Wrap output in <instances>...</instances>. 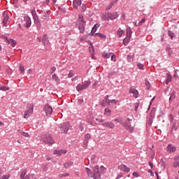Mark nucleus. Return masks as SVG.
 Wrapping results in <instances>:
<instances>
[{"mask_svg": "<svg viewBox=\"0 0 179 179\" xmlns=\"http://www.w3.org/2000/svg\"><path fill=\"white\" fill-rule=\"evenodd\" d=\"M123 127L124 129H126L127 131H129L130 134H132V132L135 131V124H132V120L129 119V117H128L124 122Z\"/></svg>", "mask_w": 179, "mask_h": 179, "instance_id": "nucleus-1", "label": "nucleus"}, {"mask_svg": "<svg viewBox=\"0 0 179 179\" xmlns=\"http://www.w3.org/2000/svg\"><path fill=\"white\" fill-rule=\"evenodd\" d=\"M85 24H86V22L83 19V16H79L77 21V26L80 33H85Z\"/></svg>", "mask_w": 179, "mask_h": 179, "instance_id": "nucleus-2", "label": "nucleus"}, {"mask_svg": "<svg viewBox=\"0 0 179 179\" xmlns=\"http://www.w3.org/2000/svg\"><path fill=\"white\" fill-rule=\"evenodd\" d=\"M34 108V105L33 103L28 104L27 110L24 111V118H29L33 114Z\"/></svg>", "mask_w": 179, "mask_h": 179, "instance_id": "nucleus-3", "label": "nucleus"}, {"mask_svg": "<svg viewBox=\"0 0 179 179\" xmlns=\"http://www.w3.org/2000/svg\"><path fill=\"white\" fill-rule=\"evenodd\" d=\"M92 83L91 80L85 81L84 84H78L76 87L77 92H82V90H85V89H87L90 84Z\"/></svg>", "mask_w": 179, "mask_h": 179, "instance_id": "nucleus-4", "label": "nucleus"}, {"mask_svg": "<svg viewBox=\"0 0 179 179\" xmlns=\"http://www.w3.org/2000/svg\"><path fill=\"white\" fill-rule=\"evenodd\" d=\"M69 127H70L69 122L63 123V124L60 127L62 132L63 134H66L68 131H69Z\"/></svg>", "mask_w": 179, "mask_h": 179, "instance_id": "nucleus-5", "label": "nucleus"}, {"mask_svg": "<svg viewBox=\"0 0 179 179\" xmlns=\"http://www.w3.org/2000/svg\"><path fill=\"white\" fill-rule=\"evenodd\" d=\"M3 24L4 26H8V22H9V15L7 11L3 13Z\"/></svg>", "mask_w": 179, "mask_h": 179, "instance_id": "nucleus-6", "label": "nucleus"}, {"mask_svg": "<svg viewBox=\"0 0 179 179\" xmlns=\"http://www.w3.org/2000/svg\"><path fill=\"white\" fill-rule=\"evenodd\" d=\"M102 126L105 127V128H108L109 129H114V128H115V124H114L111 122H103Z\"/></svg>", "mask_w": 179, "mask_h": 179, "instance_id": "nucleus-7", "label": "nucleus"}, {"mask_svg": "<svg viewBox=\"0 0 179 179\" xmlns=\"http://www.w3.org/2000/svg\"><path fill=\"white\" fill-rule=\"evenodd\" d=\"M104 101L107 102L108 106H113V104H117V103H118V100H116V99L110 100L108 99V96H106L104 98Z\"/></svg>", "mask_w": 179, "mask_h": 179, "instance_id": "nucleus-8", "label": "nucleus"}, {"mask_svg": "<svg viewBox=\"0 0 179 179\" xmlns=\"http://www.w3.org/2000/svg\"><path fill=\"white\" fill-rule=\"evenodd\" d=\"M24 22H25L24 26L25 27H30L31 26V19H30V17L29 16H25L24 17Z\"/></svg>", "mask_w": 179, "mask_h": 179, "instance_id": "nucleus-9", "label": "nucleus"}, {"mask_svg": "<svg viewBox=\"0 0 179 179\" xmlns=\"http://www.w3.org/2000/svg\"><path fill=\"white\" fill-rule=\"evenodd\" d=\"M44 110L47 115H51V114H52V108L49 105H45L44 106Z\"/></svg>", "mask_w": 179, "mask_h": 179, "instance_id": "nucleus-10", "label": "nucleus"}, {"mask_svg": "<svg viewBox=\"0 0 179 179\" xmlns=\"http://www.w3.org/2000/svg\"><path fill=\"white\" fill-rule=\"evenodd\" d=\"M67 152L68 151L65 150H56L53 151V155H55L56 156H62V155H66Z\"/></svg>", "mask_w": 179, "mask_h": 179, "instance_id": "nucleus-11", "label": "nucleus"}, {"mask_svg": "<svg viewBox=\"0 0 179 179\" xmlns=\"http://www.w3.org/2000/svg\"><path fill=\"white\" fill-rule=\"evenodd\" d=\"M94 173V178H99V177H100V173H99V166H95L94 169H93V172Z\"/></svg>", "mask_w": 179, "mask_h": 179, "instance_id": "nucleus-12", "label": "nucleus"}, {"mask_svg": "<svg viewBox=\"0 0 179 179\" xmlns=\"http://www.w3.org/2000/svg\"><path fill=\"white\" fill-rule=\"evenodd\" d=\"M45 143H47L48 145H53L54 140H52V138L51 136H48V137H45L43 140Z\"/></svg>", "mask_w": 179, "mask_h": 179, "instance_id": "nucleus-13", "label": "nucleus"}, {"mask_svg": "<svg viewBox=\"0 0 179 179\" xmlns=\"http://www.w3.org/2000/svg\"><path fill=\"white\" fill-rule=\"evenodd\" d=\"M108 17L109 20H114L118 17V14L117 13H108Z\"/></svg>", "mask_w": 179, "mask_h": 179, "instance_id": "nucleus-14", "label": "nucleus"}, {"mask_svg": "<svg viewBox=\"0 0 179 179\" xmlns=\"http://www.w3.org/2000/svg\"><path fill=\"white\" fill-rule=\"evenodd\" d=\"M81 5H82V1L80 0H74L73 2V6L74 9H78V8H79V6H80Z\"/></svg>", "mask_w": 179, "mask_h": 179, "instance_id": "nucleus-15", "label": "nucleus"}, {"mask_svg": "<svg viewBox=\"0 0 179 179\" xmlns=\"http://www.w3.org/2000/svg\"><path fill=\"white\" fill-rule=\"evenodd\" d=\"M176 151V146L173 145L172 144H169L167 146V152L169 153H173Z\"/></svg>", "mask_w": 179, "mask_h": 179, "instance_id": "nucleus-16", "label": "nucleus"}, {"mask_svg": "<svg viewBox=\"0 0 179 179\" xmlns=\"http://www.w3.org/2000/svg\"><path fill=\"white\" fill-rule=\"evenodd\" d=\"M119 169L120 170H122V171H124L126 173H129V170H130L129 168L124 164L120 165Z\"/></svg>", "mask_w": 179, "mask_h": 179, "instance_id": "nucleus-17", "label": "nucleus"}, {"mask_svg": "<svg viewBox=\"0 0 179 179\" xmlns=\"http://www.w3.org/2000/svg\"><path fill=\"white\" fill-rule=\"evenodd\" d=\"M85 171L88 176V177H90L91 178H94V173L92 172V170L89 168H85Z\"/></svg>", "mask_w": 179, "mask_h": 179, "instance_id": "nucleus-18", "label": "nucleus"}, {"mask_svg": "<svg viewBox=\"0 0 179 179\" xmlns=\"http://www.w3.org/2000/svg\"><path fill=\"white\" fill-rule=\"evenodd\" d=\"M6 43L8 44H10L12 47H15L16 45V41H15L13 39H8L7 37H5Z\"/></svg>", "mask_w": 179, "mask_h": 179, "instance_id": "nucleus-19", "label": "nucleus"}, {"mask_svg": "<svg viewBox=\"0 0 179 179\" xmlns=\"http://www.w3.org/2000/svg\"><path fill=\"white\" fill-rule=\"evenodd\" d=\"M21 179H30V176L26 174V171H22L20 175Z\"/></svg>", "mask_w": 179, "mask_h": 179, "instance_id": "nucleus-20", "label": "nucleus"}, {"mask_svg": "<svg viewBox=\"0 0 179 179\" xmlns=\"http://www.w3.org/2000/svg\"><path fill=\"white\" fill-rule=\"evenodd\" d=\"M99 27H100V25L96 24L92 29L91 31V35L94 36V34L96 33V31H97V29H99Z\"/></svg>", "mask_w": 179, "mask_h": 179, "instance_id": "nucleus-21", "label": "nucleus"}, {"mask_svg": "<svg viewBox=\"0 0 179 179\" xmlns=\"http://www.w3.org/2000/svg\"><path fill=\"white\" fill-rule=\"evenodd\" d=\"M126 31H127V37L128 38H131V36H132V29H131V27H128L127 29H126Z\"/></svg>", "mask_w": 179, "mask_h": 179, "instance_id": "nucleus-22", "label": "nucleus"}, {"mask_svg": "<svg viewBox=\"0 0 179 179\" xmlns=\"http://www.w3.org/2000/svg\"><path fill=\"white\" fill-rule=\"evenodd\" d=\"M129 93L134 94L136 98L138 97V90H136L135 88L131 87L129 90Z\"/></svg>", "mask_w": 179, "mask_h": 179, "instance_id": "nucleus-23", "label": "nucleus"}, {"mask_svg": "<svg viewBox=\"0 0 179 179\" xmlns=\"http://www.w3.org/2000/svg\"><path fill=\"white\" fill-rule=\"evenodd\" d=\"M104 115H106L107 117H110L111 115V110L108 108H106L104 110Z\"/></svg>", "mask_w": 179, "mask_h": 179, "instance_id": "nucleus-24", "label": "nucleus"}, {"mask_svg": "<svg viewBox=\"0 0 179 179\" xmlns=\"http://www.w3.org/2000/svg\"><path fill=\"white\" fill-rule=\"evenodd\" d=\"M173 79V77L171 76V75L170 74H168L167 76H166V85H169V83H170V82H171Z\"/></svg>", "mask_w": 179, "mask_h": 179, "instance_id": "nucleus-25", "label": "nucleus"}, {"mask_svg": "<svg viewBox=\"0 0 179 179\" xmlns=\"http://www.w3.org/2000/svg\"><path fill=\"white\" fill-rule=\"evenodd\" d=\"M122 34H124V31L121 29V28H119L117 29V36L119 37H122Z\"/></svg>", "mask_w": 179, "mask_h": 179, "instance_id": "nucleus-26", "label": "nucleus"}, {"mask_svg": "<svg viewBox=\"0 0 179 179\" xmlns=\"http://www.w3.org/2000/svg\"><path fill=\"white\" fill-rule=\"evenodd\" d=\"M102 57L103 58H106V59H108L111 57V53H106L105 52H103Z\"/></svg>", "mask_w": 179, "mask_h": 179, "instance_id": "nucleus-27", "label": "nucleus"}, {"mask_svg": "<svg viewBox=\"0 0 179 179\" xmlns=\"http://www.w3.org/2000/svg\"><path fill=\"white\" fill-rule=\"evenodd\" d=\"M95 36H97L98 37H100V38H103L105 40V38H106V35L101 34V33H96L95 34Z\"/></svg>", "mask_w": 179, "mask_h": 179, "instance_id": "nucleus-28", "label": "nucleus"}, {"mask_svg": "<svg viewBox=\"0 0 179 179\" xmlns=\"http://www.w3.org/2000/svg\"><path fill=\"white\" fill-rule=\"evenodd\" d=\"M114 121L115 122H119L120 124H122V125H124V120H122V118H116L114 120Z\"/></svg>", "mask_w": 179, "mask_h": 179, "instance_id": "nucleus-29", "label": "nucleus"}, {"mask_svg": "<svg viewBox=\"0 0 179 179\" xmlns=\"http://www.w3.org/2000/svg\"><path fill=\"white\" fill-rule=\"evenodd\" d=\"M73 162H67L64 164L65 169H69V167H72Z\"/></svg>", "mask_w": 179, "mask_h": 179, "instance_id": "nucleus-30", "label": "nucleus"}, {"mask_svg": "<svg viewBox=\"0 0 179 179\" xmlns=\"http://www.w3.org/2000/svg\"><path fill=\"white\" fill-rule=\"evenodd\" d=\"M129 40H130L129 38H127V37L124 38L123 40L124 45H128V43H129Z\"/></svg>", "mask_w": 179, "mask_h": 179, "instance_id": "nucleus-31", "label": "nucleus"}, {"mask_svg": "<svg viewBox=\"0 0 179 179\" xmlns=\"http://www.w3.org/2000/svg\"><path fill=\"white\" fill-rule=\"evenodd\" d=\"M128 62H132L134 61V55L127 56Z\"/></svg>", "mask_w": 179, "mask_h": 179, "instance_id": "nucleus-32", "label": "nucleus"}, {"mask_svg": "<svg viewBox=\"0 0 179 179\" xmlns=\"http://www.w3.org/2000/svg\"><path fill=\"white\" fill-rule=\"evenodd\" d=\"M145 85L148 90H149V89H150V87H151L150 83H149L148 80H145Z\"/></svg>", "mask_w": 179, "mask_h": 179, "instance_id": "nucleus-33", "label": "nucleus"}, {"mask_svg": "<svg viewBox=\"0 0 179 179\" xmlns=\"http://www.w3.org/2000/svg\"><path fill=\"white\" fill-rule=\"evenodd\" d=\"M10 178V174H7L1 176L0 179H9Z\"/></svg>", "mask_w": 179, "mask_h": 179, "instance_id": "nucleus-34", "label": "nucleus"}, {"mask_svg": "<svg viewBox=\"0 0 179 179\" xmlns=\"http://www.w3.org/2000/svg\"><path fill=\"white\" fill-rule=\"evenodd\" d=\"M0 90H3V92H6V91L9 90V87L2 86V87H0Z\"/></svg>", "mask_w": 179, "mask_h": 179, "instance_id": "nucleus-35", "label": "nucleus"}, {"mask_svg": "<svg viewBox=\"0 0 179 179\" xmlns=\"http://www.w3.org/2000/svg\"><path fill=\"white\" fill-rule=\"evenodd\" d=\"M52 79H53V80H55V82H58L59 80L56 74H53L52 76Z\"/></svg>", "mask_w": 179, "mask_h": 179, "instance_id": "nucleus-36", "label": "nucleus"}, {"mask_svg": "<svg viewBox=\"0 0 179 179\" xmlns=\"http://www.w3.org/2000/svg\"><path fill=\"white\" fill-rule=\"evenodd\" d=\"M168 34H169V36H171V40H173V38H174V36H175V34H173V32L171 31H169Z\"/></svg>", "mask_w": 179, "mask_h": 179, "instance_id": "nucleus-37", "label": "nucleus"}, {"mask_svg": "<svg viewBox=\"0 0 179 179\" xmlns=\"http://www.w3.org/2000/svg\"><path fill=\"white\" fill-rule=\"evenodd\" d=\"M179 166V162L178 160H176V162H173V167H175V169H177V167Z\"/></svg>", "mask_w": 179, "mask_h": 179, "instance_id": "nucleus-38", "label": "nucleus"}, {"mask_svg": "<svg viewBox=\"0 0 179 179\" xmlns=\"http://www.w3.org/2000/svg\"><path fill=\"white\" fill-rule=\"evenodd\" d=\"M102 20H109L108 14L103 15L102 16Z\"/></svg>", "mask_w": 179, "mask_h": 179, "instance_id": "nucleus-39", "label": "nucleus"}, {"mask_svg": "<svg viewBox=\"0 0 179 179\" xmlns=\"http://www.w3.org/2000/svg\"><path fill=\"white\" fill-rule=\"evenodd\" d=\"M101 106H102V107H106V106H108V104L107 103V101H104V99L101 102Z\"/></svg>", "mask_w": 179, "mask_h": 179, "instance_id": "nucleus-40", "label": "nucleus"}, {"mask_svg": "<svg viewBox=\"0 0 179 179\" xmlns=\"http://www.w3.org/2000/svg\"><path fill=\"white\" fill-rule=\"evenodd\" d=\"M176 99V92H173L169 98V100H174Z\"/></svg>", "mask_w": 179, "mask_h": 179, "instance_id": "nucleus-41", "label": "nucleus"}, {"mask_svg": "<svg viewBox=\"0 0 179 179\" xmlns=\"http://www.w3.org/2000/svg\"><path fill=\"white\" fill-rule=\"evenodd\" d=\"M41 19H42L43 22H44V20H46V19H47V14L46 13H43L41 15Z\"/></svg>", "mask_w": 179, "mask_h": 179, "instance_id": "nucleus-42", "label": "nucleus"}, {"mask_svg": "<svg viewBox=\"0 0 179 179\" xmlns=\"http://www.w3.org/2000/svg\"><path fill=\"white\" fill-rule=\"evenodd\" d=\"M137 66H138V69H143L144 65L142 64H141V63H138V64H137Z\"/></svg>", "mask_w": 179, "mask_h": 179, "instance_id": "nucleus-43", "label": "nucleus"}, {"mask_svg": "<svg viewBox=\"0 0 179 179\" xmlns=\"http://www.w3.org/2000/svg\"><path fill=\"white\" fill-rule=\"evenodd\" d=\"M19 69L21 72V73H23V72H24V67L22 65H20Z\"/></svg>", "mask_w": 179, "mask_h": 179, "instance_id": "nucleus-44", "label": "nucleus"}, {"mask_svg": "<svg viewBox=\"0 0 179 179\" xmlns=\"http://www.w3.org/2000/svg\"><path fill=\"white\" fill-rule=\"evenodd\" d=\"M22 136H24L25 138H30V135L26 132H22Z\"/></svg>", "mask_w": 179, "mask_h": 179, "instance_id": "nucleus-45", "label": "nucleus"}, {"mask_svg": "<svg viewBox=\"0 0 179 179\" xmlns=\"http://www.w3.org/2000/svg\"><path fill=\"white\" fill-rule=\"evenodd\" d=\"M55 71H57V68H55V66L51 67L50 73H54V72H55Z\"/></svg>", "mask_w": 179, "mask_h": 179, "instance_id": "nucleus-46", "label": "nucleus"}, {"mask_svg": "<svg viewBox=\"0 0 179 179\" xmlns=\"http://www.w3.org/2000/svg\"><path fill=\"white\" fill-rule=\"evenodd\" d=\"M111 61H113V62H115V61H117V57H115V55H113L111 56Z\"/></svg>", "mask_w": 179, "mask_h": 179, "instance_id": "nucleus-47", "label": "nucleus"}, {"mask_svg": "<svg viewBox=\"0 0 179 179\" xmlns=\"http://www.w3.org/2000/svg\"><path fill=\"white\" fill-rule=\"evenodd\" d=\"M145 23V18H143L139 22H138V26H142Z\"/></svg>", "mask_w": 179, "mask_h": 179, "instance_id": "nucleus-48", "label": "nucleus"}, {"mask_svg": "<svg viewBox=\"0 0 179 179\" xmlns=\"http://www.w3.org/2000/svg\"><path fill=\"white\" fill-rule=\"evenodd\" d=\"M69 173H62L60 175V178H62V177H69Z\"/></svg>", "mask_w": 179, "mask_h": 179, "instance_id": "nucleus-49", "label": "nucleus"}, {"mask_svg": "<svg viewBox=\"0 0 179 179\" xmlns=\"http://www.w3.org/2000/svg\"><path fill=\"white\" fill-rule=\"evenodd\" d=\"M139 107V103H136L135 104V111H138V108Z\"/></svg>", "mask_w": 179, "mask_h": 179, "instance_id": "nucleus-50", "label": "nucleus"}, {"mask_svg": "<svg viewBox=\"0 0 179 179\" xmlns=\"http://www.w3.org/2000/svg\"><path fill=\"white\" fill-rule=\"evenodd\" d=\"M133 176H134V177H136V178L139 177V173L134 172Z\"/></svg>", "mask_w": 179, "mask_h": 179, "instance_id": "nucleus-51", "label": "nucleus"}, {"mask_svg": "<svg viewBox=\"0 0 179 179\" xmlns=\"http://www.w3.org/2000/svg\"><path fill=\"white\" fill-rule=\"evenodd\" d=\"M96 121H97L98 122H104V120L103 119H100V118H96Z\"/></svg>", "mask_w": 179, "mask_h": 179, "instance_id": "nucleus-52", "label": "nucleus"}, {"mask_svg": "<svg viewBox=\"0 0 179 179\" xmlns=\"http://www.w3.org/2000/svg\"><path fill=\"white\" fill-rule=\"evenodd\" d=\"M31 15H32V16H36L37 13H36V11L34 10H31Z\"/></svg>", "mask_w": 179, "mask_h": 179, "instance_id": "nucleus-53", "label": "nucleus"}, {"mask_svg": "<svg viewBox=\"0 0 179 179\" xmlns=\"http://www.w3.org/2000/svg\"><path fill=\"white\" fill-rule=\"evenodd\" d=\"M33 19L35 22H37V20H38V17H37V15H34L33 16Z\"/></svg>", "mask_w": 179, "mask_h": 179, "instance_id": "nucleus-54", "label": "nucleus"}, {"mask_svg": "<svg viewBox=\"0 0 179 179\" xmlns=\"http://www.w3.org/2000/svg\"><path fill=\"white\" fill-rule=\"evenodd\" d=\"M79 127H80V131H83V124H82V123H80Z\"/></svg>", "mask_w": 179, "mask_h": 179, "instance_id": "nucleus-55", "label": "nucleus"}, {"mask_svg": "<svg viewBox=\"0 0 179 179\" xmlns=\"http://www.w3.org/2000/svg\"><path fill=\"white\" fill-rule=\"evenodd\" d=\"M85 139H90V134H87L85 135Z\"/></svg>", "mask_w": 179, "mask_h": 179, "instance_id": "nucleus-56", "label": "nucleus"}, {"mask_svg": "<svg viewBox=\"0 0 179 179\" xmlns=\"http://www.w3.org/2000/svg\"><path fill=\"white\" fill-rule=\"evenodd\" d=\"M82 12H85V10H86V6L83 5V6H82Z\"/></svg>", "mask_w": 179, "mask_h": 179, "instance_id": "nucleus-57", "label": "nucleus"}, {"mask_svg": "<svg viewBox=\"0 0 179 179\" xmlns=\"http://www.w3.org/2000/svg\"><path fill=\"white\" fill-rule=\"evenodd\" d=\"M73 76V73L70 72V73H69V78H72Z\"/></svg>", "mask_w": 179, "mask_h": 179, "instance_id": "nucleus-58", "label": "nucleus"}, {"mask_svg": "<svg viewBox=\"0 0 179 179\" xmlns=\"http://www.w3.org/2000/svg\"><path fill=\"white\" fill-rule=\"evenodd\" d=\"M97 86V81H96L94 85H92V87H96Z\"/></svg>", "mask_w": 179, "mask_h": 179, "instance_id": "nucleus-59", "label": "nucleus"}, {"mask_svg": "<svg viewBox=\"0 0 179 179\" xmlns=\"http://www.w3.org/2000/svg\"><path fill=\"white\" fill-rule=\"evenodd\" d=\"M31 72H33V71H32L31 69H29V70L27 71V73L31 74Z\"/></svg>", "mask_w": 179, "mask_h": 179, "instance_id": "nucleus-60", "label": "nucleus"}, {"mask_svg": "<svg viewBox=\"0 0 179 179\" xmlns=\"http://www.w3.org/2000/svg\"><path fill=\"white\" fill-rule=\"evenodd\" d=\"M149 166H150L151 169H153V164L152 162L149 163Z\"/></svg>", "mask_w": 179, "mask_h": 179, "instance_id": "nucleus-61", "label": "nucleus"}, {"mask_svg": "<svg viewBox=\"0 0 179 179\" xmlns=\"http://www.w3.org/2000/svg\"><path fill=\"white\" fill-rule=\"evenodd\" d=\"M46 160H48V161H50V160H51V158H50V157H48V156H47V157H46Z\"/></svg>", "mask_w": 179, "mask_h": 179, "instance_id": "nucleus-62", "label": "nucleus"}, {"mask_svg": "<svg viewBox=\"0 0 179 179\" xmlns=\"http://www.w3.org/2000/svg\"><path fill=\"white\" fill-rule=\"evenodd\" d=\"M150 176H155V173H153V171H150Z\"/></svg>", "mask_w": 179, "mask_h": 179, "instance_id": "nucleus-63", "label": "nucleus"}, {"mask_svg": "<svg viewBox=\"0 0 179 179\" xmlns=\"http://www.w3.org/2000/svg\"><path fill=\"white\" fill-rule=\"evenodd\" d=\"M78 101H80V103H83V99H80L78 100Z\"/></svg>", "mask_w": 179, "mask_h": 179, "instance_id": "nucleus-64", "label": "nucleus"}]
</instances>
